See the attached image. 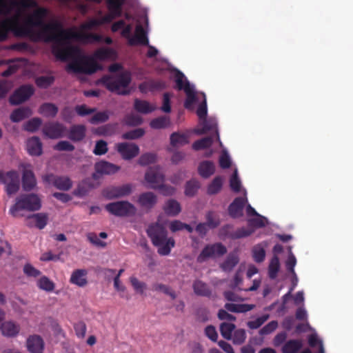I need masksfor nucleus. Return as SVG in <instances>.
<instances>
[{"label":"nucleus","mask_w":353,"mask_h":353,"mask_svg":"<svg viewBox=\"0 0 353 353\" xmlns=\"http://www.w3.org/2000/svg\"><path fill=\"white\" fill-rule=\"evenodd\" d=\"M165 213L168 216H176L181 210V205L178 201L174 199H169L163 207Z\"/></svg>","instance_id":"35"},{"label":"nucleus","mask_w":353,"mask_h":353,"mask_svg":"<svg viewBox=\"0 0 353 353\" xmlns=\"http://www.w3.org/2000/svg\"><path fill=\"white\" fill-rule=\"evenodd\" d=\"M86 274L87 271L85 270H76L72 273L70 282L79 287H83L88 283Z\"/></svg>","instance_id":"26"},{"label":"nucleus","mask_w":353,"mask_h":353,"mask_svg":"<svg viewBox=\"0 0 353 353\" xmlns=\"http://www.w3.org/2000/svg\"><path fill=\"white\" fill-rule=\"evenodd\" d=\"M213 136H208L194 141L192 144V148L194 150L207 149L211 147L214 142Z\"/></svg>","instance_id":"39"},{"label":"nucleus","mask_w":353,"mask_h":353,"mask_svg":"<svg viewBox=\"0 0 353 353\" xmlns=\"http://www.w3.org/2000/svg\"><path fill=\"white\" fill-rule=\"evenodd\" d=\"M113 53V50L110 48H101L94 52L93 57L94 59L103 61L110 59Z\"/></svg>","instance_id":"47"},{"label":"nucleus","mask_w":353,"mask_h":353,"mask_svg":"<svg viewBox=\"0 0 353 353\" xmlns=\"http://www.w3.org/2000/svg\"><path fill=\"white\" fill-rule=\"evenodd\" d=\"M27 347L30 353H42L44 342L42 338L37 334L30 336L27 339Z\"/></svg>","instance_id":"20"},{"label":"nucleus","mask_w":353,"mask_h":353,"mask_svg":"<svg viewBox=\"0 0 353 353\" xmlns=\"http://www.w3.org/2000/svg\"><path fill=\"white\" fill-rule=\"evenodd\" d=\"M246 202L247 199L245 197L239 196L235 198L228 207L229 215L234 219L242 216Z\"/></svg>","instance_id":"18"},{"label":"nucleus","mask_w":353,"mask_h":353,"mask_svg":"<svg viewBox=\"0 0 353 353\" xmlns=\"http://www.w3.org/2000/svg\"><path fill=\"white\" fill-rule=\"evenodd\" d=\"M54 80L55 78L52 75L40 76L36 78L35 83L37 87L46 89L50 87L54 82Z\"/></svg>","instance_id":"44"},{"label":"nucleus","mask_w":353,"mask_h":353,"mask_svg":"<svg viewBox=\"0 0 353 353\" xmlns=\"http://www.w3.org/2000/svg\"><path fill=\"white\" fill-rule=\"evenodd\" d=\"M188 138L185 134L174 132L170 136V143L173 146L183 145L188 143Z\"/></svg>","instance_id":"53"},{"label":"nucleus","mask_w":353,"mask_h":353,"mask_svg":"<svg viewBox=\"0 0 353 353\" xmlns=\"http://www.w3.org/2000/svg\"><path fill=\"white\" fill-rule=\"evenodd\" d=\"M30 218L34 220L35 225L39 229H43L47 225L48 216L45 213H37L32 215Z\"/></svg>","instance_id":"49"},{"label":"nucleus","mask_w":353,"mask_h":353,"mask_svg":"<svg viewBox=\"0 0 353 353\" xmlns=\"http://www.w3.org/2000/svg\"><path fill=\"white\" fill-rule=\"evenodd\" d=\"M0 183L5 185V191L11 196L19 190V175L16 170L4 172L0 170Z\"/></svg>","instance_id":"7"},{"label":"nucleus","mask_w":353,"mask_h":353,"mask_svg":"<svg viewBox=\"0 0 353 353\" xmlns=\"http://www.w3.org/2000/svg\"><path fill=\"white\" fill-rule=\"evenodd\" d=\"M201 95L203 97V101L196 110V114L201 120H203L207 117L208 110L205 94L202 92Z\"/></svg>","instance_id":"56"},{"label":"nucleus","mask_w":353,"mask_h":353,"mask_svg":"<svg viewBox=\"0 0 353 353\" xmlns=\"http://www.w3.org/2000/svg\"><path fill=\"white\" fill-rule=\"evenodd\" d=\"M148 42L149 40L146 31L141 25H137L135 28L134 37H130L128 39V44L132 46L139 44L142 46H148Z\"/></svg>","instance_id":"19"},{"label":"nucleus","mask_w":353,"mask_h":353,"mask_svg":"<svg viewBox=\"0 0 353 353\" xmlns=\"http://www.w3.org/2000/svg\"><path fill=\"white\" fill-rule=\"evenodd\" d=\"M59 111L58 107L52 103H43L39 110L41 114L46 117L54 118L56 117Z\"/></svg>","instance_id":"34"},{"label":"nucleus","mask_w":353,"mask_h":353,"mask_svg":"<svg viewBox=\"0 0 353 353\" xmlns=\"http://www.w3.org/2000/svg\"><path fill=\"white\" fill-rule=\"evenodd\" d=\"M223 185V179L220 176H216L208 187V194H216L221 190Z\"/></svg>","instance_id":"43"},{"label":"nucleus","mask_w":353,"mask_h":353,"mask_svg":"<svg viewBox=\"0 0 353 353\" xmlns=\"http://www.w3.org/2000/svg\"><path fill=\"white\" fill-rule=\"evenodd\" d=\"M156 154L153 153H145L142 154L139 159V163L141 165H148L150 163H153L156 161Z\"/></svg>","instance_id":"61"},{"label":"nucleus","mask_w":353,"mask_h":353,"mask_svg":"<svg viewBox=\"0 0 353 353\" xmlns=\"http://www.w3.org/2000/svg\"><path fill=\"white\" fill-rule=\"evenodd\" d=\"M49 14L50 10L48 8L37 6L31 14L26 17L23 26H20L18 22V26L13 27V29L16 30L17 34L29 35L32 33L33 28L43 27Z\"/></svg>","instance_id":"2"},{"label":"nucleus","mask_w":353,"mask_h":353,"mask_svg":"<svg viewBox=\"0 0 353 353\" xmlns=\"http://www.w3.org/2000/svg\"><path fill=\"white\" fill-rule=\"evenodd\" d=\"M41 29V32L47 37L46 41L54 42L52 54L62 61H67L68 56H75L80 52L79 48L70 45V40L90 43L101 42L103 39L102 36L97 34L77 32L75 28L64 29L62 23L57 20L45 23Z\"/></svg>","instance_id":"1"},{"label":"nucleus","mask_w":353,"mask_h":353,"mask_svg":"<svg viewBox=\"0 0 353 353\" xmlns=\"http://www.w3.org/2000/svg\"><path fill=\"white\" fill-rule=\"evenodd\" d=\"M192 288L194 292L196 295L210 297L212 294V291L208 285L200 280L195 281L193 283Z\"/></svg>","instance_id":"32"},{"label":"nucleus","mask_w":353,"mask_h":353,"mask_svg":"<svg viewBox=\"0 0 353 353\" xmlns=\"http://www.w3.org/2000/svg\"><path fill=\"white\" fill-rule=\"evenodd\" d=\"M132 189L133 185L130 183L119 186H110L103 190V194L108 199H114L130 195Z\"/></svg>","instance_id":"11"},{"label":"nucleus","mask_w":353,"mask_h":353,"mask_svg":"<svg viewBox=\"0 0 353 353\" xmlns=\"http://www.w3.org/2000/svg\"><path fill=\"white\" fill-rule=\"evenodd\" d=\"M227 249L223 244H208L197 257V262L203 263L210 258L221 256L226 253Z\"/></svg>","instance_id":"10"},{"label":"nucleus","mask_w":353,"mask_h":353,"mask_svg":"<svg viewBox=\"0 0 353 353\" xmlns=\"http://www.w3.org/2000/svg\"><path fill=\"white\" fill-rule=\"evenodd\" d=\"M105 210L117 216H128L136 213V208L127 201L112 202L105 206Z\"/></svg>","instance_id":"8"},{"label":"nucleus","mask_w":353,"mask_h":353,"mask_svg":"<svg viewBox=\"0 0 353 353\" xmlns=\"http://www.w3.org/2000/svg\"><path fill=\"white\" fill-rule=\"evenodd\" d=\"M144 133L145 132L143 129L137 128L123 133L122 134V139L128 140L137 139L143 137Z\"/></svg>","instance_id":"54"},{"label":"nucleus","mask_w":353,"mask_h":353,"mask_svg":"<svg viewBox=\"0 0 353 353\" xmlns=\"http://www.w3.org/2000/svg\"><path fill=\"white\" fill-rule=\"evenodd\" d=\"M85 130L83 125H73L70 127L68 138L73 141H80L84 139Z\"/></svg>","instance_id":"27"},{"label":"nucleus","mask_w":353,"mask_h":353,"mask_svg":"<svg viewBox=\"0 0 353 353\" xmlns=\"http://www.w3.org/2000/svg\"><path fill=\"white\" fill-rule=\"evenodd\" d=\"M280 269L279 259L276 255H274L270 260L268 266V275L272 279L276 278L278 272Z\"/></svg>","instance_id":"40"},{"label":"nucleus","mask_w":353,"mask_h":353,"mask_svg":"<svg viewBox=\"0 0 353 353\" xmlns=\"http://www.w3.org/2000/svg\"><path fill=\"white\" fill-rule=\"evenodd\" d=\"M172 97V94L170 92H165L163 95V104L161 107V110L165 113L171 112V101L170 99Z\"/></svg>","instance_id":"63"},{"label":"nucleus","mask_w":353,"mask_h":353,"mask_svg":"<svg viewBox=\"0 0 353 353\" xmlns=\"http://www.w3.org/2000/svg\"><path fill=\"white\" fill-rule=\"evenodd\" d=\"M176 87L179 90H183L185 92V89L188 85L189 88H192L189 81L185 78L184 74L179 71L175 77Z\"/></svg>","instance_id":"45"},{"label":"nucleus","mask_w":353,"mask_h":353,"mask_svg":"<svg viewBox=\"0 0 353 353\" xmlns=\"http://www.w3.org/2000/svg\"><path fill=\"white\" fill-rule=\"evenodd\" d=\"M124 3L125 0H106L108 11L119 17L122 15Z\"/></svg>","instance_id":"36"},{"label":"nucleus","mask_w":353,"mask_h":353,"mask_svg":"<svg viewBox=\"0 0 353 353\" xmlns=\"http://www.w3.org/2000/svg\"><path fill=\"white\" fill-rule=\"evenodd\" d=\"M232 338L234 344L241 345L246 339V332L243 329L236 330Z\"/></svg>","instance_id":"55"},{"label":"nucleus","mask_w":353,"mask_h":353,"mask_svg":"<svg viewBox=\"0 0 353 353\" xmlns=\"http://www.w3.org/2000/svg\"><path fill=\"white\" fill-rule=\"evenodd\" d=\"M186 99L184 102V107L189 109L197 101V97L194 87L189 88L188 85L185 89Z\"/></svg>","instance_id":"46"},{"label":"nucleus","mask_w":353,"mask_h":353,"mask_svg":"<svg viewBox=\"0 0 353 353\" xmlns=\"http://www.w3.org/2000/svg\"><path fill=\"white\" fill-rule=\"evenodd\" d=\"M146 232L152 243H174L173 239H167V231L165 227L159 223L150 224Z\"/></svg>","instance_id":"9"},{"label":"nucleus","mask_w":353,"mask_h":353,"mask_svg":"<svg viewBox=\"0 0 353 353\" xmlns=\"http://www.w3.org/2000/svg\"><path fill=\"white\" fill-rule=\"evenodd\" d=\"M11 12V8L6 0H0V15L6 16ZM20 17V12H18L14 16L0 21V41H3L7 37L9 29L18 26V19Z\"/></svg>","instance_id":"6"},{"label":"nucleus","mask_w":353,"mask_h":353,"mask_svg":"<svg viewBox=\"0 0 353 353\" xmlns=\"http://www.w3.org/2000/svg\"><path fill=\"white\" fill-rule=\"evenodd\" d=\"M43 181L46 184H52L56 188L68 191L72 186V181L68 176H59L53 174H47L43 176Z\"/></svg>","instance_id":"12"},{"label":"nucleus","mask_w":353,"mask_h":353,"mask_svg":"<svg viewBox=\"0 0 353 353\" xmlns=\"http://www.w3.org/2000/svg\"><path fill=\"white\" fill-rule=\"evenodd\" d=\"M256 217L248 219V224L254 228H261L265 225L267 220L265 217L258 214Z\"/></svg>","instance_id":"60"},{"label":"nucleus","mask_w":353,"mask_h":353,"mask_svg":"<svg viewBox=\"0 0 353 353\" xmlns=\"http://www.w3.org/2000/svg\"><path fill=\"white\" fill-rule=\"evenodd\" d=\"M12 5L23 9L35 8L38 6L34 0H12Z\"/></svg>","instance_id":"50"},{"label":"nucleus","mask_w":353,"mask_h":353,"mask_svg":"<svg viewBox=\"0 0 353 353\" xmlns=\"http://www.w3.org/2000/svg\"><path fill=\"white\" fill-rule=\"evenodd\" d=\"M134 108L138 112L145 114H149L155 110V108L152 107L148 101L139 99L134 100Z\"/></svg>","instance_id":"37"},{"label":"nucleus","mask_w":353,"mask_h":353,"mask_svg":"<svg viewBox=\"0 0 353 353\" xmlns=\"http://www.w3.org/2000/svg\"><path fill=\"white\" fill-rule=\"evenodd\" d=\"M138 203L147 210H151L157 203V196L152 192L141 194L138 198Z\"/></svg>","instance_id":"21"},{"label":"nucleus","mask_w":353,"mask_h":353,"mask_svg":"<svg viewBox=\"0 0 353 353\" xmlns=\"http://www.w3.org/2000/svg\"><path fill=\"white\" fill-rule=\"evenodd\" d=\"M302 342L298 339L287 341L282 347L283 353H297L302 347Z\"/></svg>","instance_id":"38"},{"label":"nucleus","mask_w":353,"mask_h":353,"mask_svg":"<svg viewBox=\"0 0 353 353\" xmlns=\"http://www.w3.org/2000/svg\"><path fill=\"white\" fill-rule=\"evenodd\" d=\"M41 207V199L37 194H23L16 198L15 203L10 209V213L13 216H17L19 211L34 212L40 210Z\"/></svg>","instance_id":"5"},{"label":"nucleus","mask_w":353,"mask_h":353,"mask_svg":"<svg viewBox=\"0 0 353 353\" xmlns=\"http://www.w3.org/2000/svg\"><path fill=\"white\" fill-rule=\"evenodd\" d=\"M203 120V128L201 130H198V134H203L208 132H212L213 134H212L211 136H213L214 138L216 137L218 140H219V135L218 132L217 123L216 120L212 118L209 119H207L205 118Z\"/></svg>","instance_id":"22"},{"label":"nucleus","mask_w":353,"mask_h":353,"mask_svg":"<svg viewBox=\"0 0 353 353\" xmlns=\"http://www.w3.org/2000/svg\"><path fill=\"white\" fill-rule=\"evenodd\" d=\"M170 124L169 117L161 116L152 119L150 121V125L153 129H162L168 127Z\"/></svg>","instance_id":"42"},{"label":"nucleus","mask_w":353,"mask_h":353,"mask_svg":"<svg viewBox=\"0 0 353 353\" xmlns=\"http://www.w3.org/2000/svg\"><path fill=\"white\" fill-rule=\"evenodd\" d=\"M37 185L35 176L32 170H24L22 176V186L25 191H30Z\"/></svg>","instance_id":"24"},{"label":"nucleus","mask_w":353,"mask_h":353,"mask_svg":"<svg viewBox=\"0 0 353 353\" xmlns=\"http://www.w3.org/2000/svg\"><path fill=\"white\" fill-rule=\"evenodd\" d=\"M74 329L77 336L83 339L85 336L87 327L83 321H79L74 324Z\"/></svg>","instance_id":"62"},{"label":"nucleus","mask_w":353,"mask_h":353,"mask_svg":"<svg viewBox=\"0 0 353 353\" xmlns=\"http://www.w3.org/2000/svg\"><path fill=\"white\" fill-rule=\"evenodd\" d=\"M109 118L108 114L105 112H99L94 114L90 119V122L92 124L105 122Z\"/></svg>","instance_id":"64"},{"label":"nucleus","mask_w":353,"mask_h":353,"mask_svg":"<svg viewBox=\"0 0 353 353\" xmlns=\"http://www.w3.org/2000/svg\"><path fill=\"white\" fill-rule=\"evenodd\" d=\"M70 58L72 59V61L66 67L68 72L92 74L102 70V66L93 57L83 55L81 51L75 56H68V59Z\"/></svg>","instance_id":"3"},{"label":"nucleus","mask_w":353,"mask_h":353,"mask_svg":"<svg viewBox=\"0 0 353 353\" xmlns=\"http://www.w3.org/2000/svg\"><path fill=\"white\" fill-rule=\"evenodd\" d=\"M239 258L236 252L230 253L226 259L220 265L224 272H230L239 263Z\"/></svg>","instance_id":"29"},{"label":"nucleus","mask_w":353,"mask_h":353,"mask_svg":"<svg viewBox=\"0 0 353 353\" xmlns=\"http://www.w3.org/2000/svg\"><path fill=\"white\" fill-rule=\"evenodd\" d=\"M42 124V120L39 117H34L26 122L24 129L30 132H36Z\"/></svg>","instance_id":"51"},{"label":"nucleus","mask_w":353,"mask_h":353,"mask_svg":"<svg viewBox=\"0 0 353 353\" xmlns=\"http://www.w3.org/2000/svg\"><path fill=\"white\" fill-rule=\"evenodd\" d=\"M119 167L107 161H100L95 165V170L99 174H111L119 170Z\"/></svg>","instance_id":"28"},{"label":"nucleus","mask_w":353,"mask_h":353,"mask_svg":"<svg viewBox=\"0 0 353 353\" xmlns=\"http://www.w3.org/2000/svg\"><path fill=\"white\" fill-rule=\"evenodd\" d=\"M37 285L40 289L46 292H52L54 289V283L46 276L38 280Z\"/></svg>","instance_id":"48"},{"label":"nucleus","mask_w":353,"mask_h":353,"mask_svg":"<svg viewBox=\"0 0 353 353\" xmlns=\"http://www.w3.org/2000/svg\"><path fill=\"white\" fill-rule=\"evenodd\" d=\"M32 114V111L29 108H19L14 110L10 114V120L12 122H19Z\"/></svg>","instance_id":"33"},{"label":"nucleus","mask_w":353,"mask_h":353,"mask_svg":"<svg viewBox=\"0 0 353 353\" xmlns=\"http://www.w3.org/2000/svg\"><path fill=\"white\" fill-rule=\"evenodd\" d=\"M26 148L28 152L32 156H40L42 154V143L38 137L28 139Z\"/></svg>","instance_id":"23"},{"label":"nucleus","mask_w":353,"mask_h":353,"mask_svg":"<svg viewBox=\"0 0 353 353\" xmlns=\"http://www.w3.org/2000/svg\"><path fill=\"white\" fill-rule=\"evenodd\" d=\"M252 257L256 263H261L265 257V251L263 248L254 246L252 250Z\"/></svg>","instance_id":"57"},{"label":"nucleus","mask_w":353,"mask_h":353,"mask_svg":"<svg viewBox=\"0 0 353 353\" xmlns=\"http://www.w3.org/2000/svg\"><path fill=\"white\" fill-rule=\"evenodd\" d=\"M0 330L3 335L14 337L19 334L20 327L13 321H6L0 325Z\"/></svg>","instance_id":"25"},{"label":"nucleus","mask_w":353,"mask_h":353,"mask_svg":"<svg viewBox=\"0 0 353 353\" xmlns=\"http://www.w3.org/2000/svg\"><path fill=\"white\" fill-rule=\"evenodd\" d=\"M100 81L110 92L120 95H128L130 93L128 86L132 79L129 73H121L117 77L105 75Z\"/></svg>","instance_id":"4"},{"label":"nucleus","mask_w":353,"mask_h":353,"mask_svg":"<svg viewBox=\"0 0 353 353\" xmlns=\"http://www.w3.org/2000/svg\"><path fill=\"white\" fill-rule=\"evenodd\" d=\"M145 180L150 184V188L157 190L164 182L165 176L159 166L150 167L145 174Z\"/></svg>","instance_id":"13"},{"label":"nucleus","mask_w":353,"mask_h":353,"mask_svg":"<svg viewBox=\"0 0 353 353\" xmlns=\"http://www.w3.org/2000/svg\"><path fill=\"white\" fill-rule=\"evenodd\" d=\"M200 187L199 181L196 180H190L185 184V194L187 196H192L198 191Z\"/></svg>","instance_id":"52"},{"label":"nucleus","mask_w":353,"mask_h":353,"mask_svg":"<svg viewBox=\"0 0 353 353\" xmlns=\"http://www.w3.org/2000/svg\"><path fill=\"white\" fill-rule=\"evenodd\" d=\"M236 326L234 323L223 322L220 325V332L221 336L227 339L230 340L232 337V332H234Z\"/></svg>","instance_id":"41"},{"label":"nucleus","mask_w":353,"mask_h":353,"mask_svg":"<svg viewBox=\"0 0 353 353\" xmlns=\"http://www.w3.org/2000/svg\"><path fill=\"white\" fill-rule=\"evenodd\" d=\"M268 319L269 314H263L254 321H248L247 325L250 329L255 330L260 327Z\"/></svg>","instance_id":"58"},{"label":"nucleus","mask_w":353,"mask_h":353,"mask_svg":"<svg viewBox=\"0 0 353 353\" xmlns=\"http://www.w3.org/2000/svg\"><path fill=\"white\" fill-rule=\"evenodd\" d=\"M166 88L164 81L160 79H149L139 85V89L141 93L146 94L148 92L160 91Z\"/></svg>","instance_id":"17"},{"label":"nucleus","mask_w":353,"mask_h":353,"mask_svg":"<svg viewBox=\"0 0 353 353\" xmlns=\"http://www.w3.org/2000/svg\"><path fill=\"white\" fill-rule=\"evenodd\" d=\"M117 150L122 158L125 160L132 159L139 153V148L137 144L127 142L118 143Z\"/></svg>","instance_id":"16"},{"label":"nucleus","mask_w":353,"mask_h":353,"mask_svg":"<svg viewBox=\"0 0 353 353\" xmlns=\"http://www.w3.org/2000/svg\"><path fill=\"white\" fill-rule=\"evenodd\" d=\"M66 131V128L59 122H49L46 123L42 129L43 134L52 139L63 137Z\"/></svg>","instance_id":"15"},{"label":"nucleus","mask_w":353,"mask_h":353,"mask_svg":"<svg viewBox=\"0 0 353 353\" xmlns=\"http://www.w3.org/2000/svg\"><path fill=\"white\" fill-rule=\"evenodd\" d=\"M198 171L203 178L207 179L214 173V163L210 161H202L199 165Z\"/></svg>","instance_id":"31"},{"label":"nucleus","mask_w":353,"mask_h":353,"mask_svg":"<svg viewBox=\"0 0 353 353\" xmlns=\"http://www.w3.org/2000/svg\"><path fill=\"white\" fill-rule=\"evenodd\" d=\"M255 305L253 304H235V303H225L224 305L227 311L235 313H245L249 312L254 308Z\"/></svg>","instance_id":"30"},{"label":"nucleus","mask_w":353,"mask_h":353,"mask_svg":"<svg viewBox=\"0 0 353 353\" xmlns=\"http://www.w3.org/2000/svg\"><path fill=\"white\" fill-rule=\"evenodd\" d=\"M142 119L137 114H129L125 117V123L129 126H137L142 123Z\"/></svg>","instance_id":"59"},{"label":"nucleus","mask_w":353,"mask_h":353,"mask_svg":"<svg viewBox=\"0 0 353 353\" xmlns=\"http://www.w3.org/2000/svg\"><path fill=\"white\" fill-rule=\"evenodd\" d=\"M34 90L30 85H23L17 89L10 97L9 101L12 105H19L27 101L33 94Z\"/></svg>","instance_id":"14"}]
</instances>
